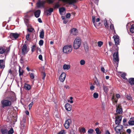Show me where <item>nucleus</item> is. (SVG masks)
<instances>
[{
	"mask_svg": "<svg viewBox=\"0 0 134 134\" xmlns=\"http://www.w3.org/2000/svg\"><path fill=\"white\" fill-rule=\"evenodd\" d=\"M10 95L5 97V99H3L1 101L3 108L9 107L12 104V102L16 100L15 93L13 92H9Z\"/></svg>",
	"mask_w": 134,
	"mask_h": 134,
	"instance_id": "nucleus-1",
	"label": "nucleus"
},
{
	"mask_svg": "<svg viewBox=\"0 0 134 134\" xmlns=\"http://www.w3.org/2000/svg\"><path fill=\"white\" fill-rule=\"evenodd\" d=\"M81 44V41L80 38L77 37L75 40L73 44V47L74 49H77L80 46Z\"/></svg>",
	"mask_w": 134,
	"mask_h": 134,
	"instance_id": "nucleus-2",
	"label": "nucleus"
},
{
	"mask_svg": "<svg viewBox=\"0 0 134 134\" xmlns=\"http://www.w3.org/2000/svg\"><path fill=\"white\" fill-rule=\"evenodd\" d=\"M72 51V48L71 45H67L65 46L63 48V52L66 54L70 53Z\"/></svg>",
	"mask_w": 134,
	"mask_h": 134,
	"instance_id": "nucleus-3",
	"label": "nucleus"
},
{
	"mask_svg": "<svg viewBox=\"0 0 134 134\" xmlns=\"http://www.w3.org/2000/svg\"><path fill=\"white\" fill-rule=\"evenodd\" d=\"M29 49L28 48L26 44L24 43L22 47V53L23 55H25L27 54L29 51Z\"/></svg>",
	"mask_w": 134,
	"mask_h": 134,
	"instance_id": "nucleus-4",
	"label": "nucleus"
},
{
	"mask_svg": "<svg viewBox=\"0 0 134 134\" xmlns=\"http://www.w3.org/2000/svg\"><path fill=\"white\" fill-rule=\"evenodd\" d=\"M46 2L43 0H38L36 3L37 7L38 8H42L44 7V5Z\"/></svg>",
	"mask_w": 134,
	"mask_h": 134,
	"instance_id": "nucleus-5",
	"label": "nucleus"
},
{
	"mask_svg": "<svg viewBox=\"0 0 134 134\" xmlns=\"http://www.w3.org/2000/svg\"><path fill=\"white\" fill-rule=\"evenodd\" d=\"M113 127L114 128L116 133L118 134L120 133L121 130L123 128L122 125H118L115 127L113 126Z\"/></svg>",
	"mask_w": 134,
	"mask_h": 134,
	"instance_id": "nucleus-6",
	"label": "nucleus"
},
{
	"mask_svg": "<svg viewBox=\"0 0 134 134\" xmlns=\"http://www.w3.org/2000/svg\"><path fill=\"white\" fill-rule=\"evenodd\" d=\"M71 123V120L70 119H68L66 120L64 123V126L66 129H68L69 126L70 124Z\"/></svg>",
	"mask_w": 134,
	"mask_h": 134,
	"instance_id": "nucleus-7",
	"label": "nucleus"
},
{
	"mask_svg": "<svg viewBox=\"0 0 134 134\" xmlns=\"http://www.w3.org/2000/svg\"><path fill=\"white\" fill-rule=\"evenodd\" d=\"M63 2L69 4L73 5L78 0H62Z\"/></svg>",
	"mask_w": 134,
	"mask_h": 134,
	"instance_id": "nucleus-8",
	"label": "nucleus"
},
{
	"mask_svg": "<svg viewBox=\"0 0 134 134\" xmlns=\"http://www.w3.org/2000/svg\"><path fill=\"white\" fill-rule=\"evenodd\" d=\"M19 35L16 33H12L10 34V37L12 40L14 39H15L18 38Z\"/></svg>",
	"mask_w": 134,
	"mask_h": 134,
	"instance_id": "nucleus-9",
	"label": "nucleus"
},
{
	"mask_svg": "<svg viewBox=\"0 0 134 134\" xmlns=\"http://www.w3.org/2000/svg\"><path fill=\"white\" fill-rule=\"evenodd\" d=\"M66 74L64 72H62L59 76V80L61 82H63L65 80L66 76Z\"/></svg>",
	"mask_w": 134,
	"mask_h": 134,
	"instance_id": "nucleus-10",
	"label": "nucleus"
},
{
	"mask_svg": "<svg viewBox=\"0 0 134 134\" xmlns=\"http://www.w3.org/2000/svg\"><path fill=\"white\" fill-rule=\"evenodd\" d=\"M116 112L118 114H121L122 113V109L121 108V105L120 104H117L116 105Z\"/></svg>",
	"mask_w": 134,
	"mask_h": 134,
	"instance_id": "nucleus-11",
	"label": "nucleus"
},
{
	"mask_svg": "<svg viewBox=\"0 0 134 134\" xmlns=\"http://www.w3.org/2000/svg\"><path fill=\"white\" fill-rule=\"evenodd\" d=\"M113 59L114 61L117 62L118 63L119 61L118 53H114L113 55Z\"/></svg>",
	"mask_w": 134,
	"mask_h": 134,
	"instance_id": "nucleus-12",
	"label": "nucleus"
},
{
	"mask_svg": "<svg viewBox=\"0 0 134 134\" xmlns=\"http://www.w3.org/2000/svg\"><path fill=\"white\" fill-rule=\"evenodd\" d=\"M115 43L116 45L119 44V38L118 36L114 35L113 36Z\"/></svg>",
	"mask_w": 134,
	"mask_h": 134,
	"instance_id": "nucleus-13",
	"label": "nucleus"
},
{
	"mask_svg": "<svg viewBox=\"0 0 134 134\" xmlns=\"http://www.w3.org/2000/svg\"><path fill=\"white\" fill-rule=\"evenodd\" d=\"M122 117L121 116H118L116 118L115 120V123L117 125H119L121 121Z\"/></svg>",
	"mask_w": 134,
	"mask_h": 134,
	"instance_id": "nucleus-14",
	"label": "nucleus"
},
{
	"mask_svg": "<svg viewBox=\"0 0 134 134\" xmlns=\"http://www.w3.org/2000/svg\"><path fill=\"white\" fill-rule=\"evenodd\" d=\"M5 66V62L4 60H0V68L4 69Z\"/></svg>",
	"mask_w": 134,
	"mask_h": 134,
	"instance_id": "nucleus-15",
	"label": "nucleus"
},
{
	"mask_svg": "<svg viewBox=\"0 0 134 134\" xmlns=\"http://www.w3.org/2000/svg\"><path fill=\"white\" fill-rule=\"evenodd\" d=\"M72 106L71 105L68 103H66L65 106V109L68 111H70L71 109Z\"/></svg>",
	"mask_w": 134,
	"mask_h": 134,
	"instance_id": "nucleus-16",
	"label": "nucleus"
},
{
	"mask_svg": "<svg viewBox=\"0 0 134 134\" xmlns=\"http://www.w3.org/2000/svg\"><path fill=\"white\" fill-rule=\"evenodd\" d=\"M53 9L52 8H50L46 10L45 12L48 15H50L51 14V13L53 12Z\"/></svg>",
	"mask_w": 134,
	"mask_h": 134,
	"instance_id": "nucleus-17",
	"label": "nucleus"
},
{
	"mask_svg": "<svg viewBox=\"0 0 134 134\" xmlns=\"http://www.w3.org/2000/svg\"><path fill=\"white\" fill-rule=\"evenodd\" d=\"M25 120L24 119H23L22 121H21L20 122V128L22 129H23L24 128L25 126Z\"/></svg>",
	"mask_w": 134,
	"mask_h": 134,
	"instance_id": "nucleus-18",
	"label": "nucleus"
},
{
	"mask_svg": "<svg viewBox=\"0 0 134 134\" xmlns=\"http://www.w3.org/2000/svg\"><path fill=\"white\" fill-rule=\"evenodd\" d=\"M41 11L40 10H36L34 13V15L36 18H38L40 15Z\"/></svg>",
	"mask_w": 134,
	"mask_h": 134,
	"instance_id": "nucleus-19",
	"label": "nucleus"
},
{
	"mask_svg": "<svg viewBox=\"0 0 134 134\" xmlns=\"http://www.w3.org/2000/svg\"><path fill=\"white\" fill-rule=\"evenodd\" d=\"M128 123L130 125H134V118H130L128 121Z\"/></svg>",
	"mask_w": 134,
	"mask_h": 134,
	"instance_id": "nucleus-20",
	"label": "nucleus"
},
{
	"mask_svg": "<svg viewBox=\"0 0 134 134\" xmlns=\"http://www.w3.org/2000/svg\"><path fill=\"white\" fill-rule=\"evenodd\" d=\"M19 75L20 76L21 75H23L24 72V70L21 69V68L20 66H19Z\"/></svg>",
	"mask_w": 134,
	"mask_h": 134,
	"instance_id": "nucleus-21",
	"label": "nucleus"
},
{
	"mask_svg": "<svg viewBox=\"0 0 134 134\" xmlns=\"http://www.w3.org/2000/svg\"><path fill=\"white\" fill-rule=\"evenodd\" d=\"M63 69L64 70H69L70 68V66L69 65L66 64H64L63 66Z\"/></svg>",
	"mask_w": 134,
	"mask_h": 134,
	"instance_id": "nucleus-22",
	"label": "nucleus"
},
{
	"mask_svg": "<svg viewBox=\"0 0 134 134\" xmlns=\"http://www.w3.org/2000/svg\"><path fill=\"white\" fill-rule=\"evenodd\" d=\"M44 36V32L43 29H42L40 32V37L41 38H43Z\"/></svg>",
	"mask_w": 134,
	"mask_h": 134,
	"instance_id": "nucleus-23",
	"label": "nucleus"
},
{
	"mask_svg": "<svg viewBox=\"0 0 134 134\" xmlns=\"http://www.w3.org/2000/svg\"><path fill=\"white\" fill-rule=\"evenodd\" d=\"M129 82L131 85H134V78H132L129 79Z\"/></svg>",
	"mask_w": 134,
	"mask_h": 134,
	"instance_id": "nucleus-24",
	"label": "nucleus"
},
{
	"mask_svg": "<svg viewBox=\"0 0 134 134\" xmlns=\"http://www.w3.org/2000/svg\"><path fill=\"white\" fill-rule=\"evenodd\" d=\"M72 34L74 35H76L77 34V30L75 28H73L71 30Z\"/></svg>",
	"mask_w": 134,
	"mask_h": 134,
	"instance_id": "nucleus-25",
	"label": "nucleus"
},
{
	"mask_svg": "<svg viewBox=\"0 0 134 134\" xmlns=\"http://www.w3.org/2000/svg\"><path fill=\"white\" fill-rule=\"evenodd\" d=\"M24 87L26 90H29L31 88V86L29 85L26 84L25 85Z\"/></svg>",
	"mask_w": 134,
	"mask_h": 134,
	"instance_id": "nucleus-26",
	"label": "nucleus"
},
{
	"mask_svg": "<svg viewBox=\"0 0 134 134\" xmlns=\"http://www.w3.org/2000/svg\"><path fill=\"white\" fill-rule=\"evenodd\" d=\"M2 133L3 134H8V130L6 129H2L1 130Z\"/></svg>",
	"mask_w": 134,
	"mask_h": 134,
	"instance_id": "nucleus-27",
	"label": "nucleus"
},
{
	"mask_svg": "<svg viewBox=\"0 0 134 134\" xmlns=\"http://www.w3.org/2000/svg\"><path fill=\"white\" fill-rule=\"evenodd\" d=\"M65 10V8L64 7L60 8L59 9V13L60 14H62V13Z\"/></svg>",
	"mask_w": 134,
	"mask_h": 134,
	"instance_id": "nucleus-28",
	"label": "nucleus"
},
{
	"mask_svg": "<svg viewBox=\"0 0 134 134\" xmlns=\"http://www.w3.org/2000/svg\"><path fill=\"white\" fill-rule=\"evenodd\" d=\"M95 16H92V21L93 23V24L95 27H96V28H97V25H96L95 24Z\"/></svg>",
	"mask_w": 134,
	"mask_h": 134,
	"instance_id": "nucleus-29",
	"label": "nucleus"
},
{
	"mask_svg": "<svg viewBox=\"0 0 134 134\" xmlns=\"http://www.w3.org/2000/svg\"><path fill=\"white\" fill-rule=\"evenodd\" d=\"M103 89L104 91L106 93H107L108 91V87L107 86H104L103 87Z\"/></svg>",
	"mask_w": 134,
	"mask_h": 134,
	"instance_id": "nucleus-30",
	"label": "nucleus"
},
{
	"mask_svg": "<svg viewBox=\"0 0 134 134\" xmlns=\"http://www.w3.org/2000/svg\"><path fill=\"white\" fill-rule=\"evenodd\" d=\"M130 32L133 33L134 32V24H132L131 26V27L130 29Z\"/></svg>",
	"mask_w": 134,
	"mask_h": 134,
	"instance_id": "nucleus-31",
	"label": "nucleus"
},
{
	"mask_svg": "<svg viewBox=\"0 0 134 134\" xmlns=\"http://www.w3.org/2000/svg\"><path fill=\"white\" fill-rule=\"evenodd\" d=\"M5 49L3 48H0V53L1 54L4 53L5 51Z\"/></svg>",
	"mask_w": 134,
	"mask_h": 134,
	"instance_id": "nucleus-32",
	"label": "nucleus"
},
{
	"mask_svg": "<svg viewBox=\"0 0 134 134\" xmlns=\"http://www.w3.org/2000/svg\"><path fill=\"white\" fill-rule=\"evenodd\" d=\"M14 132V131L13 129L11 128L10 130L8 131V134H12Z\"/></svg>",
	"mask_w": 134,
	"mask_h": 134,
	"instance_id": "nucleus-33",
	"label": "nucleus"
},
{
	"mask_svg": "<svg viewBox=\"0 0 134 134\" xmlns=\"http://www.w3.org/2000/svg\"><path fill=\"white\" fill-rule=\"evenodd\" d=\"M46 2L49 4H51L53 3L54 2V0H46Z\"/></svg>",
	"mask_w": 134,
	"mask_h": 134,
	"instance_id": "nucleus-34",
	"label": "nucleus"
},
{
	"mask_svg": "<svg viewBox=\"0 0 134 134\" xmlns=\"http://www.w3.org/2000/svg\"><path fill=\"white\" fill-rule=\"evenodd\" d=\"M97 44L99 47H101L103 44V42L101 41H99L98 42Z\"/></svg>",
	"mask_w": 134,
	"mask_h": 134,
	"instance_id": "nucleus-35",
	"label": "nucleus"
},
{
	"mask_svg": "<svg viewBox=\"0 0 134 134\" xmlns=\"http://www.w3.org/2000/svg\"><path fill=\"white\" fill-rule=\"evenodd\" d=\"M93 96L95 98H97L98 96V94L96 92L94 93L93 94Z\"/></svg>",
	"mask_w": 134,
	"mask_h": 134,
	"instance_id": "nucleus-36",
	"label": "nucleus"
},
{
	"mask_svg": "<svg viewBox=\"0 0 134 134\" xmlns=\"http://www.w3.org/2000/svg\"><path fill=\"white\" fill-rule=\"evenodd\" d=\"M95 131H96V133L97 134H100V130L98 128L96 129Z\"/></svg>",
	"mask_w": 134,
	"mask_h": 134,
	"instance_id": "nucleus-37",
	"label": "nucleus"
},
{
	"mask_svg": "<svg viewBox=\"0 0 134 134\" xmlns=\"http://www.w3.org/2000/svg\"><path fill=\"white\" fill-rule=\"evenodd\" d=\"M105 19V20H104V24L106 27H109L108 24L107 23L106 19Z\"/></svg>",
	"mask_w": 134,
	"mask_h": 134,
	"instance_id": "nucleus-38",
	"label": "nucleus"
},
{
	"mask_svg": "<svg viewBox=\"0 0 134 134\" xmlns=\"http://www.w3.org/2000/svg\"><path fill=\"white\" fill-rule=\"evenodd\" d=\"M49 111V110L48 109L47 110H46V109L45 108L43 110V113L44 114H45V115H48V112Z\"/></svg>",
	"mask_w": 134,
	"mask_h": 134,
	"instance_id": "nucleus-39",
	"label": "nucleus"
},
{
	"mask_svg": "<svg viewBox=\"0 0 134 134\" xmlns=\"http://www.w3.org/2000/svg\"><path fill=\"white\" fill-rule=\"evenodd\" d=\"M94 131V130L93 129H90L88 130V134H92Z\"/></svg>",
	"mask_w": 134,
	"mask_h": 134,
	"instance_id": "nucleus-40",
	"label": "nucleus"
},
{
	"mask_svg": "<svg viewBox=\"0 0 134 134\" xmlns=\"http://www.w3.org/2000/svg\"><path fill=\"white\" fill-rule=\"evenodd\" d=\"M80 64L81 65H83L85 63V61L84 60H81L80 61Z\"/></svg>",
	"mask_w": 134,
	"mask_h": 134,
	"instance_id": "nucleus-41",
	"label": "nucleus"
},
{
	"mask_svg": "<svg viewBox=\"0 0 134 134\" xmlns=\"http://www.w3.org/2000/svg\"><path fill=\"white\" fill-rule=\"evenodd\" d=\"M123 125L125 126H126L127 120L126 119H124L123 120Z\"/></svg>",
	"mask_w": 134,
	"mask_h": 134,
	"instance_id": "nucleus-42",
	"label": "nucleus"
},
{
	"mask_svg": "<svg viewBox=\"0 0 134 134\" xmlns=\"http://www.w3.org/2000/svg\"><path fill=\"white\" fill-rule=\"evenodd\" d=\"M65 131L64 130H61L59 133L58 134H65Z\"/></svg>",
	"mask_w": 134,
	"mask_h": 134,
	"instance_id": "nucleus-43",
	"label": "nucleus"
},
{
	"mask_svg": "<svg viewBox=\"0 0 134 134\" xmlns=\"http://www.w3.org/2000/svg\"><path fill=\"white\" fill-rule=\"evenodd\" d=\"M43 43V41L42 40H40L39 42V44L40 46H42Z\"/></svg>",
	"mask_w": 134,
	"mask_h": 134,
	"instance_id": "nucleus-44",
	"label": "nucleus"
},
{
	"mask_svg": "<svg viewBox=\"0 0 134 134\" xmlns=\"http://www.w3.org/2000/svg\"><path fill=\"white\" fill-rule=\"evenodd\" d=\"M96 85L97 86H99L100 85L99 83L98 82V80H97V81H95L94 83V85Z\"/></svg>",
	"mask_w": 134,
	"mask_h": 134,
	"instance_id": "nucleus-45",
	"label": "nucleus"
},
{
	"mask_svg": "<svg viewBox=\"0 0 134 134\" xmlns=\"http://www.w3.org/2000/svg\"><path fill=\"white\" fill-rule=\"evenodd\" d=\"M42 79L43 80H44L46 76V74L44 72H43L42 73Z\"/></svg>",
	"mask_w": 134,
	"mask_h": 134,
	"instance_id": "nucleus-46",
	"label": "nucleus"
},
{
	"mask_svg": "<svg viewBox=\"0 0 134 134\" xmlns=\"http://www.w3.org/2000/svg\"><path fill=\"white\" fill-rule=\"evenodd\" d=\"M126 75V74L123 73L121 75V77L124 79H127L125 77V76Z\"/></svg>",
	"mask_w": 134,
	"mask_h": 134,
	"instance_id": "nucleus-47",
	"label": "nucleus"
},
{
	"mask_svg": "<svg viewBox=\"0 0 134 134\" xmlns=\"http://www.w3.org/2000/svg\"><path fill=\"white\" fill-rule=\"evenodd\" d=\"M81 132H83V133H85L86 132V131L84 127L82 128L81 130L80 131Z\"/></svg>",
	"mask_w": 134,
	"mask_h": 134,
	"instance_id": "nucleus-48",
	"label": "nucleus"
},
{
	"mask_svg": "<svg viewBox=\"0 0 134 134\" xmlns=\"http://www.w3.org/2000/svg\"><path fill=\"white\" fill-rule=\"evenodd\" d=\"M33 102H31V103L29 105V109L30 110L33 104Z\"/></svg>",
	"mask_w": 134,
	"mask_h": 134,
	"instance_id": "nucleus-49",
	"label": "nucleus"
},
{
	"mask_svg": "<svg viewBox=\"0 0 134 134\" xmlns=\"http://www.w3.org/2000/svg\"><path fill=\"white\" fill-rule=\"evenodd\" d=\"M95 87L93 85H92L90 87V89L91 91H93Z\"/></svg>",
	"mask_w": 134,
	"mask_h": 134,
	"instance_id": "nucleus-50",
	"label": "nucleus"
},
{
	"mask_svg": "<svg viewBox=\"0 0 134 134\" xmlns=\"http://www.w3.org/2000/svg\"><path fill=\"white\" fill-rule=\"evenodd\" d=\"M59 7V3H57L55 4L54 7V8H58V7Z\"/></svg>",
	"mask_w": 134,
	"mask_h": 134,
	"instance_id": "nucleus-51",
	"label": "nucleus"
},
{
	"mask_svg": "<svg viewBox=\"0 0 134 134\" xmlns=\"http://www.w3.org/2000/svg\"><path fill=\"white\" fill-rule=\"evenodd\" d=\"M27 30L30 32H32L34 30V29L31 28H28Z\"/></svg>",
	"mask_w": 134,
	"mask_h": 134,
	"instance_id": "nucleus-52",
	"label": "nucleus"
},
{
	"mask_svg": "<svg viewBox=\"0 0 134 134\" xmlns=\"http://www.w3.org/2000/svg\"><path fill=\"white\" fill-rule=\"evenodd\" d=\"M30 34H27L26 36V38L27 40H29V39Z\"/></svg>",
	"mask_w": 134,
	"mask_h": 134,
	"instance_id": "nucleus-53",
	"label": "nucleus"
},
{
	"mask_svg": "<svg viewBox=\"0 0 134 134\" xmlns=\"http://www.w3.org/2000/svg\"><path fill=\"white\" fill-rule=\"evenodd\" d=\"M8 72V76H9V75H11L12 74V71L11 70H9Z\"/></svg>",
	"mask_w": 134,
	"mask_h": 134,
	"instance_id": "nucleus-54",
	"label": "nucleus"
},
{
	"mask_svg": "<svg viewBox=\"0 0 134 134\" xmlns=\"http://www.w3.org/2000/svg\"><path fill=\"white\" fill-rule=\"evenodd\" d=\"M71 16L70 14L69 13H68L66 15V18H69Z\"/></svg>",
	"mask_w": 134,
	"mask_h": 134,
	"instance_id": "nucleus-55",
	"label": "nucleus"
},
{
	"mask_svg": "<svg viewBox=\"0 0 134 134\" xmlns=\"http://www.w3.org/2000/svg\"><path fill=\"white\" fill-rule=\"evenodd\" d=\"M126 132L129 134H130L131 132V130L130 129H127L126 130Z\"/></svg>",
	"mask_w": 134,
	"mask_h": 134,
	"instance_id": "nucleus-56",
	"label": "nucleus"
},
{
	"mask_svg": "<svg viewBox=\"0 0 134 134\" xmlns=\"http://www.w3.org/2000/svg\"><path fill=\"white\" fill-rule=\"evenodd\" d=\"M110 28L112 30H113L114 29V25L113 24H111L110 26Z\"/></svg>",
	"mask_w": 134,
	"mask_h": 134,
	"instance_id": "nucleus-57",
	"label": "nucleus"
},
{
	"mask_svg": "<svg viewBox=\"0 0 134 134\" xmlns=\"http://www.w3.org/2000/svg\"><path fill=\"white\" fill-rule=\"evenodd\" d=\"M38 58L40 60L42 61L43 60L42 57V55H40L38 56Z\"/></svg>",
	"mask_w": 134,
	"mask_h": 134,
	"instance_id": "nucleus-58",
	"label": "nucleus"
},
{
	"mask_svg": "<svg viewBox=\"0 0 134 134\" xmlns=\"http://www.w3.org/2000/svg\"><path fill=\"white\" fill-rule=\"evenodd\" d=\"M35 47V46L34 45L33 46L31 47V51L32 52H34V48Z\"/></svg>",
	"mask_w": 134,
	"mask_h": 134,
	"instance_id": "nucleus-59",
	"label": "nucleus"
},
{
	"mask_svg": "<svg viewBox=\"0 0 134 134\" xmlns=\"http://www.w3.org/2000/svg\"><path fill=\"white\" fill-rule=\"evenodd\" d=\"M30 77L31 79H33L34 78V76L33 74H31L30 75Z\"/></svg>",
	"mask_w": 134,
	"mask_h": 134,
	"instance_id": "nucleus-60",
	"label": "nucleus"
},
{
	"mask_svg": "<svg viewBox=\"0 0 134 134\" xmlns=\"http://www.w3.org/2000/svg\"><path fill=\"white\" fill-rule=\"evenodd\" d=\"M116 97L117 98H119L120 97V95L119 94H117L116 95Z\"/></svg>",
	"mask_w": 134,
	"mask_h": 134,
	"instance_id": "nucleus-61",
	"label": "nucleus"
},
{
	"mask_svg": "<svg viewBox=\"0 0 134 134\" xmlns=\"http://www.w3.org/2000/svg\"><path fill=\"white\" fill-rule=\"evenodd\" d=\"M68 20L65 19L63 21V23L64 24H66Z\"/></svg>",
	"mask_w": 134,
	"mask_h": 134,
	"instance_id": "nucleus-62",
	"label": "nucleus"
},
{
	"mask_svg": "<svg viewBox=\"0 0 134 134\" xmlns=\"http://www.w3.org/2000/svg\"><path fill=\"white\" fill-rule=\"evenodd\" d=\"M38 21L40 23H42V21L40 18H38Z\"/></svg>",
	"mask_w": 134,
	"mask_h": 134,
	"instance_id": "nucleus-63",
	"label": "nucleus"
},
{
	"mask_svg": "<svg viewBox=\"0 0 134 134\" xmlns=\"http://www.w3.org/2000/svg\"><path fill=\"white\" fill-rule=\"evenodd\" d=\"M104 70H105V69H104V68L102 67V68H101V71L102 72H104Z\"/></svg>",
	"mask_w": 134,
	"mask_h": 134,
	"instance_id": "nucleus-64",
	"label": "nucleus"
}]
</instances>
